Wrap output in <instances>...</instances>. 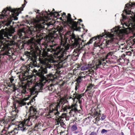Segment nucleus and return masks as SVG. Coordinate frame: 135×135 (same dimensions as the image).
<instances>
[{"mask_svg":"<svg viewBox=\"0 0 135 135\" xmlns=\"http://www.w3.org/2000/svg\"><path fill=\"white\" fill-rule=\"evenodd\" d=\"M53 15L59 16L60 15L58 12H53V11L50 12L49 13L46 11H42L41 16L39 18H37L35 20L36 26L32 30H27L25 32L21 30L18 34L14 36L11 34L3 33L0 32V42L4 45V50L8 51L9 46L15 44V40L18 41L20 40L19 39H23L33 36L32 42H35L36 43L32 42L31 47L33 50L40 52V50L38 47V46H40L39 43L44 37L43 36L44 34L42 33L43 29L44 28L47 29L50 26H52L51 23L45 22L44 18L47 19L48 17Z\"/></svg>","mask_w":135,"mask_h":135,"instance_id":"1","label":"nucleus"},{"mask_svg":"<svg viewBox=\"0 0 135 135\" xmlns=\"http://www.w3.org/2000/svg\"><path fill=\"white\" fill-rule=\"evenodd\" d=\"M64 30L62 27L58 29H53L50 32V34L46 37L44 42V45L47 52H52L55 55L58 56L59 59H61L64 56L65 51L68 50L69 46L65 40H62L61 41V46H56L55 43L57 37L59 35L62 36V34Z\"/></svg>","mask_w":135,"mask_h":135,"instance_id":"2","label":"nucleus"},{"mask_svg":"<svg viewBox=\"0 0 135 135\" xmlns=\"http://www.w3.org/2000/svg\"><path fill=\"white\" fill-rule=\"evenodd\" d=\"M53 65L49 63L46 64L44 67H40L38 69V72L36 73L37 75L40 78V81L35 84L34 88L36 89H38L41 88H43L46 83V78L51 80H53L54 79L53 75L51 74L47 75L45 77L44 74H46L47 71H50L49 70H53Z\"/></svg>","mask_w":135,"mask_h":135,"instance_id":"3","label":"nucleus"},{"mask_svg":"<svg viewBox=\"0 0 135 135\" xmlns=\"http://www.w3.org/2000/svg\"><path fill=\"white\" fill-rule=\"evenodd\" d=\"M30 116L26 120H24V122L18 125L16 128L12 131L11 133L14 132L15 134H17V131H21L22 132L26 131L28 130V127L32 124V122H34L38 117L36 115L37 112L36 109L35 107H31L30 109Z\"/></svg>","mask_w":135,"mask_h":135,"instance_id":"4","label":"nucleus"},{"mask_svg":"<svg viewBox=\"0 0 135 135\" xmlns=\"http://www.w3.org/2000/svg\"><path fill=\"white\" fill-rule=\"evenodd\" d=\"M10 11H11V14L12 15V17L13 18V19L14 20H17L18 17H15L16 16H18L19 15V13L21 11L20 8L18 9H12L10 7L7 8L6 9H5L2 12V13L0 15L1 18L3 19L1 21V23L0 22V26L1 25L2 26H9L11 22V21L9 18L11 15H9V13Z\"/></svg>","mask_w":135,"mask_h":135,"instance_id":"5","label":"nucleus"},{"mask_svg":"<svg viewBox=\"0 0 135 135\" xmlns=\"http://www.w3.org/2000/svg\"><path fill=\"white\" fill-rule=\"evenodd\" d=\"M104 36L103 35H100L98 36L97 38L99 40H100L102 37ZM97 37H93L90 39V40L86 43V40L84 41L81 40L80 38L79 37H76L75 35L74 34H72L70 36V38L73 42L72 46L73 48H76L77 47L78 48H82L85 46L89 45L90 44L92 43L94 40L97 39Z\"/></svg>","mask_w":135,"mask_h":135,"instance_id":"6","label":"nucleus"},{"mask_svg":"<svg viewBox=\"0 0 135 135\" xmlns=\"http://www.w3.org/2000/svg\"><path fill=\"white\" fill-rule=\"evenodd\" d=\"M64 103V100L63 99H61L58 102L51 104L49 107V111L46 114V117L48 118H51L53 117L54 115L58 116L59 114V112L58 110V108H60L61 104Z\"/></svg>","mask_w":135,"mask_h":135,"instance_id":"7","label":"nucleus"},{"mask_svg":"<svg viewBox=\"0 0 135 135\" xmlns=\"http://www.w3.org/2000/svg\"><path fill=\"white\" fill-rule=\"evenodd\" d=\"M62 16L64 18L65 17L66 18V20L68 23L71 25L74 28V30L76 31H80L81 27H78V25H80V23L78 21L77 22L74 21V19H73L71 18V15L68 13V16H66V13H63Z\"/></svg>","mask_w":135,"mask_h":135,"instance_id":"8","label":"nucleus"},{"mask_svg":"<svg viewBox=\"0 0 135 135\" xmlns=\"http://www.w3.org/2000/svg\"><path fill=\"white\" fill-rule=\"evenodd\" d=\"M35 85L32 87V88H30V91L31 95H34L32 97V98L31 99V100L30 101L31 103L33 102L35 100V98L37 97V95H38V93L39 92H41L40 90H41L43 89V88H41L38 89H36L35 88Z\"/></svg>","mask_w":135,"mask_h":135,"instance_id":"9","label":"nucleus"},{"mask_svg":"<svg viewBox=\"0 0 135 135\" xmlns=\"http://www.w3.org/2000/svg\"><path fill=\"white\" fill-rule=\"evenodd\" d=\"M34 67V66L32 65H28L27 66L22 67L21 69L23 70L22 72L23 76H27L28 75V73L30 71H31V70L33 69Z\"/></svg>","mask_w":135,"mask_h":135,"instance_id":"10","label":"nucleus"},{"mask_svg":"<svg viewBox=\"0 0 135 135\" xmlns=\"http://www.w3.org/2000/svg\"><path fill=\"white\" fill-rule=\"evenodd\" d=\"M68 118L66 117L65 114H62L61 116H59V117L56 119L57 123H56V125H58L60 124L61 126L62 127L65 125L64 122L65 120H68Z\"/></svg>","mask_w":135,"mask_h":135,"instance_id":"11","label":"nucleus"},{"mask_svg":"<svg viewBox=\"0 0 135 135\" xmlns=\"http://www.w3.org/2000/svg\"><path fill=\"white\" fill-rule=\"evenodd\" d=\"M111 31L112 33H110V35L111 37L115 35L119 36H120V34H122V31L117 27L111 29Z\"/></svg>","mask_w":135,"mask_h":135,"instance_id":"12","label":"nucleus"},{"mask_svg":"<svg viewBox=\"0 0 135 135\" xmlns=\"http://www.w3.org/2000/svg\"><path fill=\"white\" fill-rule=\"evenodd\" d=\"M115 39H113L111 41H106V46L108 47H110V46L109 45H110V46L113 47L112 49H114V47H120V45L118 44L117 42L114 43Z\"/></svg>","mask_w":135,"mask_h":135,"instance_id":"13","label":"nucleus"},{"mask_svg":"<svg viewBox=\"0 0 135 135\" xmlns=\"http://www.w3.org/2000/svg\"><path fill=\"white\" fill-rule=\"evenodd\" d=\"M133 5L135 6V2L134 3H131L130 4H127L126 5V7L125 8L124 11L126 14H131V12L134 14L135 13V10L134 12L133 11L132 12V11H130L129 9V8Z\"/></svg>","mask_w":135,"mask_h":135,"instance_id":"14","label":"nucleus"},{"mask_svg":"<svg viewBox=\"0 0 135 135\" xmlns=\"http://www.w3.org/2000/svg\"><path fill=\"white\" fill-rule=\"evenodd\" d=\"M76 104L72 105L70 107H69V109H71L69 113L71 115H74L75 113L78 111Z\"/></svg>","mask_w":135,"mask_h":135,"instance_id":"15","label":"nucleus"},{"mask_svg":"<svg viewBox=\"0 0 135 135\" xmlns=\"http://www.w3.org/2000/svg\"><path fill=\"white\" fill-rule=\"evenodd\" d=\"M84 95V93H83L81 94H79L78 93L77 94V96H75L74 98H73V102L74 103L75 102V100L76 99L78 100H80V98Z\"/></svg>","mask_w":135,"mask_h":135,"instance_id":"16","label":"nucleus"},{"mask_svg":"<svg viewBox=\"0 0 135 135\" xmlns=\"http://www.w3.org/2000/svg\"><path fill=\"white\" fill-rule=\"evenodd\" d=\"M105 65V62H103L102 63V61H99L98 62H97L96 64V66L97 68H98L99 67V66L101 65Z\"/></svg>","mask_w":135,"mask_h":135,"instance_id":"17","label":"nucleus"},{"mask_svg":"<svg viewBox=\"0 0 135 135\" xmlns=\"http://www.w3.org/2000/svg\"><path fill=\"white\" fill-rule=\"evenodd\" d=\"M53 86V85L52 84H50V86L48 85L46 87V88H45V90H49L51 91L52 89V87ZM44 89H45L44 88Z\"/></svg>","mask_w":135,"mask_h":135,"instance_id":"18","label":"nucleus"},{"mask_svg":"<svg viewBox=\"0 0 135 135\" xmlns=\"http://www.w3.org/2000/svg\"><path fill=\"white\" fill-rule=\"evenodd\" d=\"M83 78V77L79 76L76 79V81L77 82L76 83L79 84L80 83L82 80V78Z\"/></svg>","mask_w":135,"mask_h":135,"instance_id":"19","label":"nucleus"},{"mask_svg":"<svg viewBox=\"0 0 135 135\" xmlns=\"http://www.w3.org/2000/svg\"><path fill=\"white\" fill-rule=\"evenodd\" d=\"M77 129V126L76 125H73L71 128V129L72 131H76Z\"/></svg>","mask_w":135,"mask_h":135,"instance_id":"20","label":"nucleus"},{"mask_svg":"<svg viewBox=\"0 0 135 135\" xmlns=\"http://www.w3.org/2000/svg\"><path fill=\"white\" fill-rule=\"evenodd\" d=\"M113 54V53L112 52H109L106 56V59H109V56H112Z\"/></svg>","mask_w":135,"mask_h":135,"instance_id":"21","label":"nucleus"},{"mask_svg":"<svg viewBox=\"0 0 135 135\" xmlns=\"http://www.w3.org/2000/svg\"><path fill=\"white\" fill-rule=\"evenodd\" d=\"M81 70L82 71H84L88 69V68L86 65L83 66L81 68Z\"/></svg>","mask_w":135,"mask_h":135,"instance_id":"22","label":"nucleus"},{"mask_svg":"<svg viewBox=\"0 0 135 135\" xmlns=\"http://www.w3.org/2000/svg\"><path fill=\"white\" fill-rule=\"evenodd\" d=\"M26 93V91L25 90H23L21 91V92L20 93V95H23Z\"/></svg>","mask_w":135,"mask_h":135,"instance_id":"23","label":"nucleus"},{"mask_svg":"<svg viewBox=\"0 0 135 135\" xmlns=\"http://www.w3.org/2000/svg\"><path fill=\"white\" fill-rule=\"evenodd\" d=\"M79 83H75V89L76 91L79 88Z\"/></svg>","mask_w":135,"mask_h":135,"instance_id":"24","label":"nucleus"},{"mask_svg":"<svg viewBox=\"0 0 135 135\" xmlns=\"http://www.w3.org/2000/svg\"><path fill=\"white\" fill-rule=\"evenodd\" d=\"M93 87V86L91 84H90L88 86H87V88H88V89L86 90V91L87 90H89L90 89Z\"/></svg>","mask_w":135,"mask_h":135,"instance_id":"25","label":"nucleus"},{"mask_svg":"<svg viewBox=\"0 0 135 135\" xmlns=\"http://www.w3.org/2000/svg\"><path fill=\"white\" fill-rule=\"evenodd\" d=\"M32 84V82L31 81H28L26 84V85L28 87L30 86V85Z\"/></svg>","mask_w":135,"mask_h":135,"instance_id":"26","label":"nucleus"},{"mask_svg":"<svg viewBox=\"0 0 135 135\" xmlns=\"http://www.w3.org/2000/svg\"><path fill=\"white\" fill-rule=\"evenodd\" d=\"M106 118V116L104 115L103 114V115L101 117L100 119L101 120H103L105 118Z\"/></svg>","mask_w":135,"mask_h":135,"instance_id":"27","label":"nucleus"},{"mask_svg":"<svg viewBox=\"0 0 135 135\" xmlns=\"http://www.w3.org/2000/svg\"><path fill=\"white\" fill-rule=\"evenodd\" d=\"M31 71L32 72L37 73L38 72L37 70L36 69V68H33L32 70H31Z\"/></svg>","mask_w":135,"mask_h":135,"instance_id":"28","label":"nucleus"},{"mask_svg":"<svg viewBox=\"0 0 135 135\" xmlns=\"http://www.w3.org/2000/svg\"><path fill=\"white\" fill-rule=\"evenodd\" d=\"M107 132V130L105 129H102V130L101 132V133L102 134H103L106 132Z\"/></svg>","mask_w":135,"mask_h":135,"instance_id":"29","label":"nucleus"},{"mask_svg":"<svg viewBox=\"0 0 135 135\" xmlns=\"http://www.w3.org/2000/svg\"><path fill=\"white\" fill-rule=\"evenodd\" d=\"M8 86L9 87H12L13 88L15 87V85L14 84H10L8 85Z\"/></svg>","mask_w":135,"mask_h":135,"instance_id":"30","label":"nucleus"},{"mask_svg":"<svg viewBox=\"0 0 135 135\" xmlns=\"http://www.w3.org/2000/svg\"><path fill=\"white\" fill-rule=\"evenodd\" d=\"M88 69H90L91 68L92 65L91 64H89L86 65Z\"/></svg>","mask_w":135,"mask_h":135,"instance_id":"31","label":"nucleus"},{"mask_svg":"<svg viewBox=\"0 0 135 135\" xmlns=\"http://www.w3.org/2000/svg\"><path fill=\"white\" fill-rule=\"evenodd\" d=\"M94 46L95 47L99 46L100 47V45H99V43L95 42L94 44Z\"/></svg>","mask_w":135,"mask_h":135,"instance_id":"32","label":"nucleus"},{"mask_svg":"<svg viewBox=\"0 0 135 135\" xmlns=\"http://www.w3.org/2000/svg\"><path fill=\"white\" fill-rule=\"evenodd\" d=\"M14 80V79H13L12 78H10V82L9 83H10L11 84L12 83L13 81Z\"/></svg>","mask_w":135,"mask_h":135,"instance_id":"33","label":"nucleus"},{"mask_svg":"<svg viewBox=\"0 0 135 135\" xmlns=\"http://www.w3.org/2000/svg\"><path fill=\"white\" fill-rule=\"evenodd\" d=\"M90 135H97V134L95 132H93L90 133Z\"/></svg>","mask_w":135,"mask_h":135,"instance_id":"34","label":"nucleus"},{"mask_svg":"<svg viewBox=\"0 0 135 135\" xmlns=\"http://www.w3.org/2000/svg\"><path fill=\"white\" fill-rule=\"evenodd\" d=\"M78 93H77V92L76 91H75L73 94V98H74L75 96H77V94H78Z\"/></svg>","mask_w":135,"mask_h":135,"instance_id":"35","label":"nucleus"},{"mask_svg":"<svg viewBox=\"0 0 135 135\" xmlns=\"http://www.w3.org/2000/svg\"><path fill=\"white\" fill-rule=\"evenodd\" d=\"M131 51H128L127 52V54L128 55H131Z\"/></svg>","mask_w":135,"mask_h":135,"instance_id":"36","label":"nucleus"},{"mask_svg":"<svg viewBox=\"0 0 135 135\" xmlns=\"http://www.w3.org/2000/svg\"><path fill=\"white\" fill-rule=\"evenodd\" d=\"M122 16L123 18V19H126V16L123 14H122Z\"/></svg>","mask_w":135,"mask_h":135,"instance_id":"37","label":"nucleus"},{"mask_svg":"<svg viewBox=\"0 0 135 135\" xmlns=\"http://www.w3.org/2000/svg\"><path fill=\"white\" fill-rule=\"evenodd\" d=\"M73 98H72L71 97H67V99H71L73 100Z\"/></svg>","mask_w":135,"mask_h":135,"instance_id":"38","label":"nucleus"},{"mask_svg":"<svg viewBox=\"0 0 135 135\" xmlns=\"http://www.w3.org/2000/svg\"><path fill=\"white\" fill-rule=\"evenodd\" d=\"M11 131L9 133H8L7 134H5L4 135H10V133H12L13 132H12V133H11Z\"/></svg>","mask_w":135,"mask_h":135,"instance_id":"39","label":"nucleus"},{"mask_svg":"<svg viewBox=\"0 0 135 135\" xmlns=\"http://www.w3.org/2000/svg\"><path fill=\"white\" fill-rule=\"evenodd\" d=\"M78 101H79V103L81 104L82 103V101L80 100H78Z\"/></svg>","mask_w":135,"mask_h":135,"instance_id":"40","label":"nucleus"},{"mask_svg":"<svg viewBox=\"0 0 135 135\" xmlns=\"http://www.w3.org/2000/svg\"><path fill=\"white\" fill-rule=\"evenodd\" d=\"M79 20L80 22H82V20L81 19H79Z\"/></svg>","mask_w":135,"mask_h":135,"instance_id":"41","label":"nucleus"},{"mask_svg":"<svg viewBox=\"0 0 135 135\" xmlns=\"http://www.w3.org/2000/svg\"><path fill=\"white\" fill-rule=\"evenodd\" d=\"M135 32H134L133 33V37H135Z\"/></svg>","mask_w":135,"mask_h":135,"instance_id":"42","label":"nucleus"},{"mask_svg":"<svg viewBox=\"0 0 135 135\" xmlns=\"http://www.w3.org/2000/svg\"><path fill=\"white\" fill-rule=\"evenodd\" d=\"M105 59H102V60L103 61H105Z\"/></svg>","mask_w":135,"mask_h":135,"instance_id":"43","label":"nucleus"},{"mask_svg":"<svg viewBox=\"0 0 135 135\" xmlns=\"http://www.w3.org/2000/svg\"><path fill=\"white\" fill-rule=\"evenodd\" d=\"M14 112H16L15 111H13L12 112V113L13 114Z\"/></svg>","mask_w":135,"mask_h":135,"instance_id":"44","label":"nucleus"},{"mask_svg":"<svg viewBox=\"0 0 135 135\" xmlns=\"http://www.w3.org/2000/svg\"><path fill=\"white\" fill-rule=\"evenodd\" d=\"M79 50H80L78 49H77V51H78V52H79Z\"/></svg>","mask_w":135,"mask_h":135,"instance_id":"45","label":"nucleus"},{"mask_svg":"<svg viewBox=\"0 0 135 135\" xmlns=\"http://www.w3.org/2000/svg\"><path fill=\"white\" fill-rule=\"evenodd\" d=\"M120 44V45H123V44Z\"/></svg>","mask_w":135,"mask_h":135,"instance_id":"46","label":"nucleus"},{"mask_svg":"<svg viewBox=\"0 0 135 135\" xmlns=\"http://www.w3.org/2000/svg\"><path fill=\"white\" fill-rule=\"evenodd\" d=\"M121 133L122 134V135H123V132H122Z\"/></svg>","mask_w":135,"mask_h":135,"instance_id":"47","label":"nucleus"},{"mask_svg":"<svg viewBox=\"0 0 135 135\" xmlns=\"http://www.w3.org/2000/svg\"><path fill=\"white\" fill-rule=\"evenodd\" d=\"M16 114H17V113H16L14 114V115H16Z\"/></svg>","mask_w":135,"mask_h":135,"instance_id":"48","label":"nucleus"},{"mask_svg":"<svg viewBox=\"0 0 135 135\" xmlns=\"http://www.w3.org/2000/svg\"><path fill=\"white\" fill-rule=\"evenodd\" d=\"M53 11H54V9H53Z\"/></svg>","mask_w":135,"mask_h":135,"instance_id":"49","label":"nucleus"},{"mask_svg":"<svg viewBox=\"0 0 135 135\" xmlns=\"http://www.w3.org/2000/svg\"><path fill=\"white\" fill-rule=\"evenodd\" d=\"M28 15H27V16H26V17H28Z\"/></svg>","mask_w":135,"mask_h":135,"instance_id":"50","label":"nucleus"},{"mask_svg":"<svg viewBox=\"0 0 135 135\" xmlns=\"http://www.w3.org/2000/svg\"><path fill=\"white\" fill-rule=\"evenodd\" d=\"M76 18H75V19H74V20H76Z\"/></svg>","mask_w":135,"mask_h":135,"instance_id":"51","label":"nucleus"},{"mask_svg":"<svg viewBox=\"0 0 135 135\" xmlns=\"http://www.w3.org/2000/svg\"><path fill=\"white\" fill-rule=\"evenodd\" d=\"M62 133H62H61V132H60V134H61V133Z\"/></svg>","mask_w":135,"mask_h":135,"instance_id":"52","label":"nucleus"},{"mask_svg":"<svg viewBox=\"0 0 135 135\" xmlns=\"http://www.w3.org/2000/svg\"><path fill=\"white\" fill-rule=\"evenodd\" d=\"M100 114H99V115H100ZM99 116V115H98V116Z\"/></svg>","mask_w":135,"mask_h":135,"instance_id":"53","label":"nucleus"},{"mask_svg":"<svg viewBox=\"0 0 135 135\" xmlns=\"http://www.w3.org/2000/svg\"><path fill=\"white\" fill-rule=\"evenodd\" d=\"M26 0H25V1H26Z\"/></svg>","mask_w":135,"mask_h":135,"instance_id":"54","label":"nucleus"}]
</instances>
